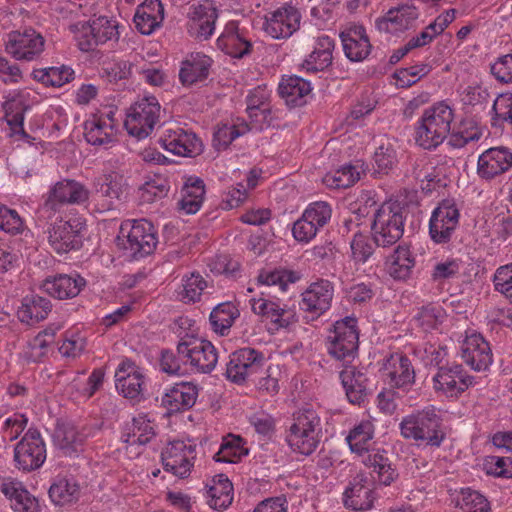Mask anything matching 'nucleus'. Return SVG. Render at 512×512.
Masks as SVG:
<instances>
[{
  "instance_id": "nucleus-1",
  "label": "nucleus",
  "mask_w": 512,
  "mask_h": 512,
  "mask_svg": "<svg viewBox=\"0 0 512 512\" xmlns=\"http://www.w3.org/2000/svg\"><path fill=\"white\" fill-rule=\"evenodd\" d=\"M321 434L320 414L307 405L292 414L291 423L285 431V442L293 453L308 457L317 450Z\"/></svg>"
},
{
  "instance_id": "nucleus-2",
  "label": "nucleus",
  "mask_w": 512,
  "mask_h": 512,
  "mask_svg": "<svg viewBox=\"0 0 512 512\" xmlns=\"http://www.w3.org/2000/svg\"><path fill=\"white\" fill-rule=\"evenodd\" d=\"M453 109L444 101L426 108L415 124L414 139L425 150H434L450 134Z\"/></svg>"
},
{
  "instance_id": "nucleus-3",
  "label": "nucleus",
  "mask_w": 512,
  "mask_h": 512,
  "mask_svg": "<svg viewBox=\"0 0 512 512\" xmlns=\"http://www.w3.org/2000/svg\"><path fill=\"white\" fill-rule=\"evenodd\" d=\"M442 419L435 406L429 405L404 416L399 423L403 438L424 443L430 447H440L445 439Z\"/></svg>"
},
{
  "instance_id": "nucleus-4",
  "label": "nucleus",
  "mask_w": 512,
  "mask_h": 512,
  "mask_svg": "<svg viewBox=\"0 0 512 512\" xmlns=\"http://www.w3.org/2000/svg\"><path fill=\"white\" fill-rule=\"evenodd\" d=\"M405 209L396 202H385L375 212L371 226L374 243L379 247L396 244L404 233Z\"/></svg>"
},
{
  "instance_id": "nucleus-5",
  "label": "nucleus",
  "mask_w": 512,
  "mask_h": 512,
  "mask_svg": "<svg viewBox=\"0 0 512 512\" xmlns=\"http://www.w3.org/2000/svg\"><path fill=\"white\" fill-rule=\"evenodd\" d=\"M358 345L357 319L346 316L336 321L327 336L326 346L329 355L336 360L349 363L357 355Z\"/></svg>"
},
{
  "instance_id": "nucleus-6",
  "label": "nucleus",
  "mask_w": 512,
  "mask_h": 512,
  "mask_svg": "<svg viewBox=\"0 0 512 512\" xmlns=\"http://www.w3.org/2000/svg\"><path fill=\"white\" fill-rule=\"evenodd\" d=\"M177 353L185 365L199 373L212 372L218 362V351L208 340L185 334L177 345Z\"/></svg>"
},
{
  "instance_id": "nucleus-7",
  "label": "nucleus",
  "mask_w": 512,
  "mask_h": 512,
  "mask_svg": "<svg viewBox=\"0 0 512 512\" xmlns=\"http://www.w3.org/2000/svg\"><path fill=\"white\" fill-rule=\"evenodd\" d=\"M115 106H104L92 113L84 122V137L94 146H104L115 140L119 119Z\"/></svg>"
},
{
  "instance_id": "nucleus-8",
  "label": "nucleus",
  "mask_w": 512,
  "mask_h": 512,
  "mask_svg": "<svg viewBox=\"0 0 512 512\" xmlns=\"http://www.w3.org/2000/svg\"><path fill=\"white\" fill-rule=\"evenodd\" d=\"M161 106L155 96H145L137 101L129 110L124 121L127 132L143 139L151 134L159 121Z\"/></svg>"
},
{
  "instance_id": "nucleus-9",
  "label": "nucleus",
  "mask_w": 512,
  "mask_h": 512,
  "mask_svg": "<svg viewBox=\"0 0 512 512\" xmlns=\"http://www.w3.org/2000/svg\"><path fill=\"white\" fill-rule=\"evenodd\" d=\"M226 368V377L236 384L255 381V377L263 371L265 354L252 347L237 349L230 355Z\"/></svg>"
},
{
  "instance_id": "nucleus-10",
  "label": "nucleus",
  "mask_w": 512,
  "mask_h": 512,
  "mask_svg": "<svg viewBox=\"0 0 512 512\" xmlns=\"http://www.w3.org/2000/svg\"><path fill=\"white\" fill-rule=\"evenodd\" d=\"M432 382L436 393L449 399H458L476 384V378L470 375L461 364L453 363L440 366Z\"/></svg>"
},
{
  "instance_id": "nucleus-11",
  "label": "nucleus",
  "mask_w": 512,
  "mask_h": 512,
  "mask_svg": "<svg viewBox=\"0 0 512 512\" xmlns=\"http://www.w3.org/2000/svg\"><path fill=\"white\" fill-rule=\"evenodd\" d=\"M120 232L127 238L124 249L135 259L151 254L156 248L158 241L154 226L145 219L122 223Z\"/></svg>"
},
{
  "instance_id": "nucleus-12",
  "label": "nucleus",
  "mask_w": 512,
  "mask_h": 512,
  "mask_svg": "<svg viewBox=\"0 0 512 512\" xmlns=\"http://www.w3.org/2000/svg\"><path fill=\"white\" fill-rule=\"evenodd\" d=\"M45 38L33 28L15 30L7 34L5 51L17 61L38 60L45 50Z\"/></svg>"
},
{
  "instance_id": "nucleus-13",
  "label": "nucleus",
  "mask_w": 512,
  "mask_h": 512,
  "mask_svg": "<svg viewBox=\"0 0 512 512\" xmlns=\"http://www.w3.org/2000/svg\"><path fill=\"white\" fill-rule=\"evenodd\" d=\"M196 456V445L190 440L169 441L161 451L164 470L182 479L190 475Z\"/></svg>"
},
{
  "instance_id": "nucleus-14",
  "label": "nucleus",
  "mask_w": 512,
  "mask_h": 512,
  "mask_svg": "<svg viewBox=\"0 0 512 512\" xmlns=\"http://www.w3.org/2000/svg\"><path fill=\"white\" fill-rule=\"evenodd\" d=\"M89 198V190L80 182L64 179L54 184L47 193L41 211L51 217L63 205H80Z\"/></svg>"
},
{
  "instance_id": "nucleus-15",
  "label": "nucleus",
  "mask_w": 512,
  "mask_h": 512,
  "mask_svg": "<svg viewBox=\"0 0 512 512\" xmlns=\"http://www.w3.org/2000/svg\"><path fill=\"white\" fill-rule=\"evenodd\" d=\"M47 457L46 444L36 428H29L22 439L15 445L14 461L16 467L23 471L40 468Z\"/></svg>"
},
{
  "instance_id": "nucleus-16",
  "label": "nucleus",
  "mask_w": 512,
  "mask_h": 512,
  "mask_svg": "<svg viewBox=\"0 0 512 512\" xmlns=\"http://www.w3.org/2000/svg\"><path fill=\"white\" fill-rule=\"evenodd\" d=\"M460 211L453 199L442 200L432 211L429 220V235L436 244L450 242L459 224Z\"/></svg>"
},
{
  "instance_id": "nucleus-17",
  "label": "nucleus",
  "mask_w": 512,
  "mask_h": 512,
  "mask_svg": "<svg viewBox=\"0 0 512 512\" xmlns=\"http://www.w3.org/2000/svg\"><path fill=\"white\" fill-rule=\"evenodd\" d=\"M301 13L292 3H284L265 14L263 29L273 39H287L299 28Z\"/></svg>"
},
{
  "instance_id": "nucleus-18",
  "label": "nucleus",
  "mask_w": 512,
  "mask_h": 512,
  "mask_svg": "<svg viewBox=\"0 0 512 512\" xmlns=\"http://www.w3.org/2000/svg\"><path fill=\"white\" fill-rule=\"evenodd\" d=\"M217 18L218 10L211 0L190 5L186 23L189 35L199 40L209 39L214 33Z\"/></svg>"
},
{
  "instance_id": "nucleus-19",
  "label": "nucleus",
  "mask_w": 512,
  "mask_h": 512,
  "mask_svg": "<svg viewBox=\"0 0 512 512\" xmlns=\"http://www.w3.org/2000/svg\"><path fill=\"white\" fill-rule=\"evenodd\" d=\"M419 17L418 8L412 3L391 7L384 15L376 18L375 27L381 33L399 36L414 28Z\"/></svg>"
},
{
  "instance_id": "nucleus-20",
  "label": "nucleus",
  "mask_w": 512,
  "mask_h": 512,
  "mask_svg": "<svg viewBox=\"0 0 512 512\" xmlns=\"http://www.w3.org/2000/svg\"><path fill=\"white\" fill-rule=\"evenodd\" d=\"M334 293L333 282L323 278L317 279L301 293L299 307L312 316L320 317L331 308Z\"/></svg>"
},
{
  "instance_id": "nucleus-21",
  "label": "nucleus",
  "mask_w": 512,
  "mask_h": 512,
  "mask_svg": "<svg viewBox=\"0 0 512 512\" xmlns=\"http://www.w3.org/2000/svg\"><path fill=\"white\" fill-rule=\"evenodd\" d=\"M389 386L408 393L416 382V373L409 357L402 353L391 354L383 366Z\"/></svg>"
},
{
  "instance_id": "nucleus-22",
  "label": "nucleus",
  "mask_w": 512,
  "mask_h": 512,
  "mask_svg": "<svg viewBox=\"0 0 512 512\" xmlns=\"http://www.w3.org/2000/svg\"><path fill=\"white\" fill-rule=\"evenodd\" d=\"M159 141L165 150L178 156L192 157L202 151L200 138L178 125L166 128Z\"/></svg>"
},
{
  "instance_id": "nucleus-23",
  "label": "nucleus",
  "mask_w": 512,
  "mask_h": 512,
  "mask_svg": "<svg viewBox=\"0 0 512 512\" xmlns=\"http://www.w3.org/2000/svg\"><path fill=\"white\" fill-rule=\"evenodd\" d=\"M463 361L477 372L489 369L493 363V353L489 342L477 332L467 334L460 348Z\"/></svg>"
},
{
  "instance_id": "nucleus-24",
  "label": "nucleus",
  "mask_w": 512,
  "mask_h": 512,
  "mask_svg": "<svg viewBox=\"0 0 512 512\" xmlns=\"http://www.w3.org/2000/svg\"><path fill=\"white\" fill-rule=\"evenodd\" d=\"M117 390L125 398L140 400L144 397L146 378L140 367L131 360L120 362L115 372Z\"/></svg>"
},
{
  "instance_id": "nucleus-25",
  "label": "nucleus",
  "mask_w": 512,
  "mask_h": 512,
  "mask_svg": "<svg viewBox=\"0 0 512 512\" xmlns=\"http://www.w3.org/2000/svg\"><path fill=\"white\" fill-rule=\"evenodd\" d=\"M251 310L260 316L263 321L269 322L274 329L287 328L294 320V316L280 302L263 296L253 297L249 300Z\"/></svg>"
},
{
  "instance_id": "nucleus-26",
  "label": "nucleus",
  "mask_w": 512,
  "mask_h": 512,
  "mask_svg": "<svg viewBox=\"0 0 512 512\" xmlns=\"http://www.w3.org/2000/svg\"><path fill=\"white\" fill-rule=\"evenodd\" d=\"M512 167V152L505 147H492L478 158L477 173L482 179L490 180L507 172Z\"/></svg>"
},
{
  "instance_id": "nucleus-27",
  "label": "nucleus",
  "mask_w": 512,
  "mask_h": 512,
  "mask_svg": "<svg viewBox=\"0 0 512 512\" xmlns=\"http://www.w3.org/2000/svg\"><path fill=\"white\" fill-rule=\"evenodd\" d=\"M217 47L225 54L234 58H242L249 54L252 43L246 32L240 29L238 22L230 21L217 39Z\"/></svg>"
},
{
  "instance_id": "nucleus-28",
  "label": "nucleus",
  "mask_w": 512,
  "mask_h": 512,
  "mask_svg": "<svg viewBox=\"0 0 512 512\" xmlns=\"http://www.w3.org/2000/svg\"><path fill=\"white\" fill-rule=\"evenodd\" d=\"M85 286L86 280L78 273L47 277L42 284L47 294L59 300L76 297Z\"/></svg>"
},
{
  "instance_id": "nucleus-29",
  "label": "nucleus",
  "mask_w": 512,
  "mask_h": 512,
  "mask_svg": "<svg viewBox=\"0 0 512 512\" xmlns=\"http://www.w3.org/2000/svg\"><path fill=\"white\" fill-rule=\"evenodd\" d=\"M213 60L201 53L195 52L189 54L182 62L179 70V81L183 86L204 82L210 73Z\"/></svg>"
},
{
  "instance_id": "nucleus-30",
  "label": "nucleus",
  "mask_w": 512,
  "mask_h": 512,
  "mask_svg": "<svg viewBox=\"0 0 512 512\" xmlns=\"http://www.w3.org/2000/svg\"><path fill=\"white\" fill-rule=\"evenodd\" d=\"M124 177L112 171L103 176V181L94 194V201L99 212L110 211L123 193Z\"/></svg>"
},
{
  "instance_id": "nucleus-31",
  "label": "nucleus",
  "mask_w": 512,
  "mask_h": 512,
  "mask_svg": "<svg viewBox=\"0 0 512 512\" xmlns=\"http://www.w3.org/2000/svg\"><path fill=\"white\" fill-rule=\"evenodd\" d=\"M375 494L367 478L359 474L345 488L343 504L353 510H367L373 506Z\"/></svg>"
},
{
  "instance_id": "nucleus-32",
  "label": "nucleus",
  "mask_w": 512,
  "mask_h": 512,
  "mask_svg": "<svg viewBox=\"0 0 512 512\" xmlns=\"http://www.w3.org/2000/svg\"><path fill=\"white\" fill-rule=\"evenodd\" d=\"M198 397L197 387L189 382H180L169 388L162 396V406L169 414L190 409Z\"/></svg>"
},
{
  "instance_id": "nucleus-33",
  "label": "nucleus",
  "mask_w": 512,
  "mask_h": 512,
  "mask_svg": "<svg viewBox=\"0 0 512 512\" xmlns=\"http://www.w3.org/2000/svg\"><path fill=\"white\" fill-rule=\"evenodd\" d=\"M51 501L61 507L76 504L81 497V487L71 475H57L48 491Z\"/></svg>"
},
{
  "instance_id": "nucleus-34",
  "label": "nucleus",
  "mask_w": 512,
  "mask_h": 512,
  "mask_svg": "<svg viewBox=\"0 0 512 512\" xmlns=\"http://www.w3.org/2000/svg\"><path fill=\"white\" fill-rule=\"evenodd\" d=\"M343 50L352 61L364 60L371 51V44L363 26H352L340 34Z\"/></svg>"
},
{
  "instance_id": "nucleus-35",
  "label": "nucleus",
  "mask_w": 512,
  "mask_h": 512,
  "mask_svg": "<svg viewBox=\"0 0 512 512\" xmlns=\"http://www.w3.org/2000/svg\"><path fill=\"white\" fill-rule=\"evenodd\" d=\"M164 20V7L160 0H144L137 7L134 23L140 33L150 35Z\"/></svg>"
},
{
  "instance_id": "nucleus-36",
  "label": "nucleus",
  "mask_w": 512,
  "mask_h": 512,
  "mask_svg": "<svg viewBox=\"0 0 512 512\" xmlns=\"http://www.w3.org/2000/svg\"><path fill=\"white\" fill-rule=\"evenodd\" d=\"M49 243L58 254L68 253L81 246V239L69 221L56 222L49 231Z\"/></svg>"
},
{
  "instance_id": "nucleus-37",
  "label": "nucleus",
  "mask_w": 512,
  "mask_h": 512,
  "mask_svg": "<svg viewBox=\"0 0 512 512\" xmlns=\"http://www.w3.org/2000/svg\"><path fill=\"white\" fill-rule=\"evenodd\" d=\"M340 379L349 402L361 404L367 396L366 374L354 366H348L340 372Z\"/></svg>"
},
{
  "instance_id": "nucleus-38",
  "label": "nucleus",
  "mask_w": 512,
  "mask_h": 512,
  "mask_svg": "<svg viewBox=\"0 0 512 512\" xmlns=\"http://www.w3.org/2000/svg\"><path fill=\"white\" fill-rule=\"evenodd\" d=\"M52 309L50 300L31 294L26 295L18 308L17 316L22 323L33 325L47 318Z\"/></svg>"
},
{
  "instance_id": "nucleus-39",
  "label": "nucleus",
  "mask_w": 512,
  "mask_h": 512,
  "mask_svg": "<svg viewBox=\"0 0 512 512\" xmlns=\"http://www.w3.org/2000/svg\"><path fill=\"white\" fill-rule=\"evenodd\" d=\"M156 425L146 414H138L122 433V440L130 445H145L156 436Z\"/></svg>"
},
{
  "instance_id": "nucleus-40",
  "label": "nucleus",
  "mask_w": 512,
  "mask_h": 512,
  "mask_svg": "<svg viewBox=\"0 0 512 512\" xmlns=\"http://www.w3.org/2000/svg\"><path fill=\"white\" fill-rule=\"evenodd\" d=\"M271 91L266 85H259L250 90L247 97V113L251 121L262 126L271 113L270 108Z\"/></svg>"
},
{
  "instance_id": "nucleus-41",
  "label": "nucleus",
  "mask_w": 512,
  "mask_h": 512,
  "mask_svg": "<svg viewBox=\"0 0 512 512\" xmlns=\"http://www.w3.org/2000/svg\"><path fill=\"white\" fill-rule=\"evenodd\" d=\"M362 458V463L373 469L377 474V480L383 485H390L397 477L396 470L388 458V454L383 449L371 448L367 454L359 455Z\"/></svg>"
},
{
  "instance_id": "nucleus-42",
  "label": "nucleus",
  "mask_w": 512,
  "mask_h": 512,
  "mask_svg": "<svg viewBox=\"0 0 512 512\" xmlns=\"http://www.w3.org/2000/svg\"><path fill=\"white\" fill-rule=\"evenodd\" d=\"M334 41L328 35H320L316 39L313 51L304 60L303 67L308 72L323 71L332 63Z\"/></svg>"
},
{
  "instance_id": "nucleus-43",
  "label": "nucleus",
  "mask_w": 512,
  "mask_h": 512,
  "mask_svg": "<svg viewBox=\"0 0 512 512\" xmlns=\"http://www.w3.org/2000/svg\"><path fill=\"white\" fill-rule=\"evenodd\" d=\"M278 92L288 105L301 106L306 102L305 98L311 92V85L299 76H286L280 81Z\"/></svg>"
},
{
  "instance_id": "nucleus-44",
  "label": "nucleus",
  "mask_w": 512,
  "mask_h": 512,
  "mask_svg": "<svg viewBox=\"0 0 512 512\" xmlns=\"http://www.w3.org/2000/svg\"><path fill=\"white\" fill-rule=\"evenodd\" d=\"M205 197L203 180L190 177L181 189V198L178 201L179 210L186 214H195L201 208Z\"/></svg>"
},
{
  "instance_id": "nucleus-45",
  "label": "nucleus",
  "mask_w": 512,
  "mask_h": 512,
  "mask_svg": "<svg viewBox=\"0 0 512 512\" xmlns=\"http://www.w3.org/2000/svg\"><path fill=\"white\" fill-rule=\"evenodd\" d=\"M416 265L414 253L407 244H400L394 250L388 263V272L396 280L410 278Z\"/></svg>"
},
{
  "instance_id": "nucleus-46",
  "label": "nucleus",
  "mask_w": 512,
  "mask_h": 512,
  "mask_svg": "<svg viewBox=\"0 0 512 512\" xmlns=\"http://www.w3.org/2000/svg\"><path fill=\"white\" fill-rule=\"evenodd\" d=\"M375 427L372 421L362 420L357 423L349 432L346 441L350 450L359 455L369 452L373 446Z\"/></svg>"
},
{
  "instance_id": "nucleus-47",
  "label": "nucleus",
  "mask_w": 512,
  "mask_h": 512,
  "mask_svg": "<svg viewBox=\"0 0 512 512\" xmlns=\"http://www.w3.org/2000/svg\"><path fill=\"white\" fill-rule=\"evenodd\" d=\"M233 501V485L224 474H218L212 479V485L207 491V503L215 510L228 508Z\"/></svg>"
},
{
  "instance_id": "nucleus-48",
  "label": "nucleus",
  "mask_w": 512,
  "mask_h": 512,
  "mask_svg": "<svg viewBox=\"0 0 512 512\" xmlns=\"http://www.w3.org/2000/svg\"><path fill=\"white\" fill-rule=\"evenodd\" d=\"M446 319V311L438 303H428L416 309L413 316L415 325L424 332L436 330Z\"/></svg>"
},
{
  "instance_id": "nucleus-49",
  "label": "nucleus",
  "mask_w": 512,
  "mask_h": 512,
  "mask_svg": "<svg viewBox=\"0 0 512 512\" xmlns=\"http://www.w3.org/2000/svg\"><path fill=\"white\" fill-rule=\"evenodd\" d=\"M58 328L47 327L31 339L25 350L24 357L28 362H40L48 354Z\"/></svg>"
},
{
  "instance_id": "nucleus-50",
  "label": "nucleus",
  "mask_w": 512,
  "mask_h": 512,
  "mask_svg": "<svg viewBox=\"0 0 512 512\" xmlns=\"http://www.w3.org/2000/svg\"><path fill=\"white\" fill-rule=\"evenodd\" d=\"M239 317V311L231 302L217 305L210 313L211 328L217 334L227 335L234 321Z\"/></svg>"
},
{
  "instance_id": "nucleus-51",
  "label": "nucleus",
  "mask_w": 512,
  "mask_h": 512,
  "mask_svg": "<svg viewBox=\"0 0 512 512\" xmlns=\"http://www.w3.org/2000/svg\"><path fill=\"white\" fill-rule=\"evenodd\" d=\"M32 77L45 86L61 87L74 79V70L66 65L34 69Z\"/></svg>"
},
{
  "instance_id": "nucleus-52",
  "label": "nucleus",
  "mask_w": 512,
  "mask_h": 512,
  "mask_svg": "<svg viewBox=\"0 0 512 512\" xmlns=\"http://www.w3.org/2000/svg\"><path fill=\"white\" fill-rule=\"evenodd\" d=\"M55 440L66 455L78 453L84 442V435L71 423H62L55 430Z\"/></svg>"
},
{
  "instance_id": "nucleus-53",
  "label": "nucleus",
  "mask_w": 512,
  "mask_h": 512,
  "mask_svg": "<svg viewBox=\"0 0 512 512\" xmlns=\"http://www.w3.org/2000/svg\"><path fill=\"white\" fill-rule=\"evenodd\" d=\"M455 505L461 512H491L488 499L471 488H463L455 498Z\"/></svg>"
},
{
  "instance_id": "nucleus-54",
  "label": "nucleus",
  "mask_w": 512,
  "mask_h": 512,
  "mask_svg": "<svg viewBox=\"0 0 512 512\" xmlns=\"http://www.w3.org/2000/svg\"><path fill=\"white\" fill-rule=\"evenodd\" d=\"M300 275L288 269H262L258 276L257 282L260 285L277 286L281 291H286L288 286L297 282Z\"/></svg>"
},
{
  "instance_id": "nucleus-55",
  "label": "nucleus",
  "mask_w": 512,
  "mask_h": 512,
  "mask_svg": "<svg viewBox=\"0 0 512 512\" xmlns=\"http://www.w3.org/2000/svg\"><path fill=\"white\" fill-rule=\"evenodd\" d=\"M247 454L248 451L243 447V439L240 436L229 435L223 438L213 459L216 462L236 463Z\"/></svg>"
},
{
  "instance_id": "nucleus-56",
  "label": "nucleus",
  "mask_w": 512,
  "mask_h": 512,
  "mask_svg": "<svg viewBox=\"0 0 512 512\" xmlns=\"http://www.w3.org/2000/svg\"><path fill=\"white\" fill-rule=\"evenodd\" d=\"M490 115L494 128L503 129L506 125H512V93L499 94L493 101Z\"/></svg>"
},
{
  "instance_id": "nucleus-57",
  "label": "nucleus",
  "mask_w": 512,
  "mask_h": 512,
  "mask_svg": "<svg viewBox=\"0 0 512 512\" xmlns=\"http://www.w3.org/2000/svg\"><path fill=\"white\" fill-rule=\"evenodd\" d=\"M482 137L480 127L472 120L460 122L456 131L450 134L447 144L455 149L465 147L471 142H476Z\"/></svg>"
},
{
  "instance_id": "nucleus-58",
  "label": "nucleus",
  "mask_w": 512,
  "mask_h": 512,
  "mask_svg": "<svg viewBox=\"0 0 512 512\" xmlns=\"http://www.w3.org/2000/svg\"><path fill=\"white\" fill-rule=\"evenodd\" d=\"M359 178L360 174L354 166L345 165L327 173L323 178V183L329 188L342 189L354 185Z\"/></svg>"
},
{
  "instance_id": "nucleus-59",
  "label": "nucleus",
  "mask_w": 512,
  "mask_h": 512,
  "mask_svg": "<svg viewBox=\"0 0 512 512\" xmlns=\"http://www.w3.org/2000/svg\"><path fill=\"white\" fill-rule=\"evenodd\" d=\"M207 288V282L199 273H191L182 279V290L178 293L184 303H195L200 300L203 291Z\"/></svg>"
},
{
  "instance_id": "nucleus-60",
  "label": "nucleus",
  "mask_w": 512,
  "mask_h": 512,
  "mask_svg": "<svg viewBox=\"0 0 512 512\" xmlns=\"http://www.w3.org/2000/svg\"><path fill=\"white\" fill-rule=\"evenodd\" d=\"M248 131L245 123L222 124L218 126L213 135V144L218 150L226 149L232 141Z\"/></svg>"
},
{
  "instance_id": "nucleus-61",
  "label": "nucleus",
  "mask_w": 512,
  "mask_h": 512,
  "mask_svg": "<svg viewBox=\"0 0 512 512\" xmlns=\"http://www.w3.org/2000/svg\"><path fill=\"white\" fill-rule=\"evenodd\" d=\"M351 258L356 264H364L374 253V246L368 235L356 232L350 242Z\"/></svg>"
},
{
  "instance_id": "nucleus-62",
  "label": "nucleus",
  "mask_w": 512,
  "mask_h": 512,
  "mask_svg": "<svg viewBox=\"0 0 512 512\" xmlns=\"http://www.w3.org/2000/svg\"><path fill=\"white\" fill-rule=\"evenodd\" d=\"M305 219L313 223L319 230L323 229L330 221L332 207L328 202L315 201L310 203L303 211Z\"/></svg>"
},
{
  "instance_id": "nucleus-63",
  "label": "nucleus",
  "mask_w": 512,
  "mask_h": 512,
  "mask_svg": "<svg viewBox=\"0 0 512 512\" xmlns=\"http://www.w3.org/2000/svg\"><path fill=\"white\" fill-rule=\"evenodd\" d=\"M86 347V339L78 331L68 330L64 334L60 354L65 358L75 359L79 357Z\"/></svg>"
},
{
  "instance_id": "nucleus-64",
  "label": "nucleus",
  "mask_w": 512,
  "mask_h": 512,
  "mask_svg": "<svg viewBox=\"0 0 512 512\" xmlns=\"http://www.w3.org/2000/svg\"><path fill=\"white\" fill-rule=\"evenodd\" d=\"M346 297L353 304H365L370 302L376 294V286L370 281H362L351 284L345 290Z\"/></svg>"
}]
</instances>
